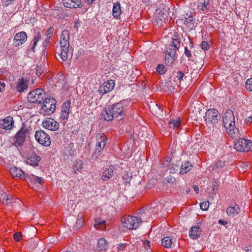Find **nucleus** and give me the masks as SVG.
I'll use <instances>...</instances> for the list:
<instances>
[{
	"mask_svg": "<svg viewBox=\"0 0 252 252\" xmlns=\"http://www.w3.org/2000/svg\"><path fill=\"white\" fill-rule=\"evenodd\" d=\"M102 115L105 121H110L114 118L124 115L123 101L116 103L110 107L106 108L102 112Z\"/></svg>",
	"mask_w": 252,
	"mask_h": 252,
	"instance_id": "obj_1",
	"label": "nucleus"
},
{
	"mask_svg": "<svg viewBox=\"0 0 252 252\" xmlns=\"http://www.w3.org/2000/svg\"><path fill=\"white\" fill-rule=\"evenodd\" d=\"M56 103L57 101L53 97L45 98L39 113L44 116L52 114L56 110Z\"/></svg>",
	"mask_w": 252,
	"mask_h": 252,
	"instance_id": "obj_2",
	"label": "nucleus"
},
{
	"mask_svg": "<svg viewBox=\"0 0 252 252\" xmlns=\"http://www.w3.org/2000/svg\"><path fill=\"white\" fill-rule=\"evenodd\" d=\"M181 39H173L172 44L169 45L165 49V62L166 63H173L176 50L180 46Z\"/></svg>",
	"mask_w": 252,
	"mask_h": 252,
	"instance_id": "obj_3",
	"label": "nucleus"
},
{
	"mask_svg": "<svg viewBox=\"0 0 252 252\" xmlns=\"http://www.w3.org/2000/svg\"><path fill=\"white\" fill-rule=\"evenodd\" d=\"M96 140L95 149L92 155V157L95 158H97L101 154L106 144L107 140L106 136L104 134L101 133L96 134Z\"/></svg>",
	"mask_w": 252,
	"mask_h": 252,
	"instance_id": "obj_4",
	"label": "nucleus"
},
{
	"mask_svg": "<svg viewBox=\"0 0 252 252\" xmlns=\"http://www.w3.org/2000/svg\"><path fill=\"white\" fill-rule=\"evenodd\" d=\"M234 148L240 152L252 151V141L244 138H239L234 143Z\"/></svg>",
	"mask_w": 252,
	"mask_h": 252,
	"instance_id": "obj_5",
	"label": "nucleus"
},
{
	"mask_svg": "<svg viewBox=\"0 0 252 252\" xmlns=\"http://www.w3.org/2000/svg\"><path fill=\"white\" fill-rule=\"evenodd\" d=\"M45 98V93L42 89H36L28 94V99L31 103H40Z\"/></svg>",
	"mask_w": 252,
	"mask_h": 252,
	"instance_id": "obj_6",
	"label": "nucleus"
},
{
	"mask_svg": "<svg viewBox=\"0 0 252 252\" xmlns=\"http://www.w3.org/2000/svg\"><path fill=\"white\" fill-rule=\"evenodd\" d=\"M204 118L206 125L216 124L220 119V115L216 109H209L206 112Z\"/></svg>",
	"mask_w": 252,
	"mask_h": 252,
	"instance_id": "obj_7",
	"label": "nucleus"
},
{
	"mask_svg": "<svg viewBox=\"0 0 252 252\" xmlns=\"http://www.w3.org/2000/svg\"><path fill=\"white\" fill-rule=\"evenodd\" d=\"M123 225L129 229H136L141 224V221L136 216H128L123 219Z\"/></svg>",
	"mask_w": 252,
	"mask_h": 252,
	"instance_id": "obj_8",
	"label": "nucleus"
},
{
	"mask_svg": "<svg viewBox=\"0 0 252 252\" xmlns=\"http://www.w3.org/2000/svg\"><path fill=\"white\" fill-rule=\"evenodd\" d=\"M36 140L44 146H49L51 144L50 136L42 130H39L35 133Z\"/></svg>",
	"mask_w": 252,
	"mask_h": 252,
	"instance_id": "obj_9",
	"label": "nucleus"
},
{
	"mask_svg": "<svg viewBox=\"0 0 252 252\" xmlns=\"http://www.w3.org/2000/svg\"><path fill=\"white\" fill-rule=\"evenodd\" d=\"M235 117L231 110L228 109L225 112L223 117V124L225 128L232 126L235 125Z\"/></svg>",
	"mask_w": 252,
	"mask_h": 252,
	"instance_id": "obj_10",
	"label": "nucleus"
},
{
	"mask_svg": "<svg viewBox=\"0 0 252 252\" xmlns=\"http://www.w3.org/2000/svg\"><path fill=\"white\" fill-rule=\"evenodd\" d=\"M30 130L26 126H23L17 133L15 136V143L19 145L23 144L25 138L29 134Z\"/></svg>",
	"mask_w": 252,
	"mask_h": 252,
	"instance_id": "obj_11",
	"label": "nucleus"
},
{
	"mask_svg": "<svg viewBox=\"0 0 252 252\" xmlns=\"http://www.w3.org/2000/svg\"><path fill=\"white\" fill-rule=\"evenodd\" d=\"M115 82L114 80L111 79L103 83L99 88V93L102 94H105L111 91L114 88Z\"/></svg>",
	"mask_w": 252,
	"mask_h": 252,
	"instance_id": "obj_12",
	"label": "nucleus"
},
{
	"mask_svg": "<svg viewBox=\"0 0 252 252\" xmlns=\"http://www.w3.org/2000/svg\"><path fill=\"white\" fill-rule=\"evenodd\" d=\"M43 126L49 130L54 131L59 128V125L58 122L52 118H46L42 122Z\"/></svg>",
	"mask_w": 252,
	"mask_h": 252,
	"instance_id": "obj_13",
	"label": "nucleus"
},
{
	"mask_svg": "<svg viewBox=\"0 0 252 252\" xmlns=\"http://www.w3.org/2000/svg\"><path fill=\"white\" fill-rule=\"evenodd\" d=\"M70 106L71 102L70 100H66L63 104L60 114V119L62 120L67 121L70 113Z\"/></svg>",
	"mask_w": 252,
	"mask_h": 252,
	"instance_id": "obj_14",
	"label": "nucleus"
},
{
	"mask_svg": "<svg viewBox=\"0 0 252 252\" xmlns=\"http://www.w3.org/2000/svg\"><path fill=\"white\" fill-rule=\"evenodd\" d=\"M27 34L25 32H21L15 34L14 37V45L18 47L24 44L27 39Z\"/></svg>",
	"mask_w": 252,
	"mask_h": 252,
	"instance_id": "obj_15",
	"label": "nucleus"
},
{
	"mask_svg": "<svg viewBox=\"0 0 252 252\" xmlns=\"http://www.w3.org/2000/svg\"><path fill=\"white\" fill-rule=\"evenodd\" d=\"M61 48L60 58L63 61H65L68 57V48L70 46L69 41H60Z\"/></svg>",
	"mask_w": 252,
	"mask_h": 252,
	"instance_id": "obj_16",
	"label": "nucleus"
},
{
	"mask_svg": "<svg viewBox=\"0 0 252 252\" xmlns=\"http://www.w3.org/2000/svg\"><path fill=\"white\" fill-rule=\"evenodd\" d=\"M29 81L24 78H19L16 82V90L19 93L27 91L28 89Z\"/></svg>",
	"mask_w": 252,
	"mask_h": 252,
	"instance_id": "obj_17",
	"label": "nucleus"
},
{
	"mask_svg": "<svg viewBox=\"0 0 252 252\" xmlns=\"http://www.w3.org/2000/svg\"><path fill=\"white\" fill-rule=\"evenodd\" d=\"M13 124V119L11 116H7L4 119L0 120V127L5 129H12Z\"/></svg>",
	"mask_w": 252,
	"mask_h": 252,
	"instance_id": "obj_18",
	"label": "nucleus"
},
{
	"mask_svg": "<svg viewBox=\"0 0 252 252\" xmlns=\"http://www.w3.org/2000/svg\"><path fill=\"white\" fill-rule=\"evenodd\" d=\"M63 5L69 8H77L82 7L81 0H63Z\"/></svg>",
	"mask_w": 252,
	"mask_h": 252,
	"instance_id": "obj_19",
	"label": "nucleus"
},
{
	"mask_svg": "<svg viewBox=\"0 0 252 252\" xmlns=\"http://www.w3.org/2000/svg\"><path fill=\"white\" fill-rule=\"evenodd\" d=\"M115 170L114 166H110L106 168L102 173L101 179L103 181H107L114 176V172Z\"/></svg>",
	"mask_w": 252,
	"mask_h": 252,
	"instance_id": "obj_20",
	"label": "nucleus"
},
{
	"mask_svg": "<svg viewBox=\"0 0 252 252\" xmlns=\"http://www.w3.org/2000/svg\"><path fill=\"white\" fill-rule=\"evenodd\" d=\"M232 126L225 128L226 132L233 139L240 137L241 133L238 128L235 127V124Z\"/></svg>",
	"mask_w": 252,
	"mask_h": 252,
	"instance_id": "obj_21",
	"label": "nucleus"
},
{
	"mask_svg": "<svg viewBox=\"0 0 252 252\" xmlns=\"http://www.w3.org/2000/svg\"><path fill=\"white\" fill-rule=\"evenodd\" d=\"M10 172L13 177H19L21 179H26L27 176L25 172L20 168L16 167H12L10 168Z\"/></svg>",
	"mask_w": 252,
	"mask_h": 252,
	"instance_id": "obj_22",
	"label": "nucleus"
},
{
	"mask_svg": "<svg viewBox=\"0 0 252 252\" xmlns=\"http://www.w3.org/2000/svg\"><path fill=\"white\" fill-rule=\"evenodd\" d=\"M41 158L39 156L33 154L27 158V162L32 166H37Z\"/></svg>",
	"mask_w": 252,
	"mask_h": 252,
	"instance_id": "obj_23",
	"label": "nucleus"
},
{
	"mask_svg": "<svg viewBox=\"0 0 252 252\" xmlns=\"http://www.w3.org/2000/svg\"><path fill=\"white\" fill-rule=\"evenodd\" d=\"M169 16L168 12L166 10H161L158 16V19H159V21L157 22V24H159L160 25L162 24V22L164 21L165 23L166 21L168 20V17Z\"/></svg>",
	"mask_w": 252,
	"mask_h": 252,
	"instance_id": "obj_24",
	"label": "nucleus"
},
{
	"mask_svg": "<svg viewBox=\"0 0 252 252\" xmlns=\"http://www.w3.org/2000/svg\"><path fill=\"white\" fill-rule=\"evenodd\" d=\"M108 243L104 238H100L97 242V250L100 252H103L106 251L107 248Z\"/></svg>",
	"mask_w": 252,
	"mask_h": 252,
	"instance_id": "obj_25",
	"label": "nucleus"
},
{
	"mask_svg": "<svg viewBox=\"0 0 252 252\" xmlns=\"http://www.w3.org/2000/svg\"><path fill=\"white\" fill-rule=\"evenodd\" d=\"M200 227L198 226H194L191 228L189 232V235L191 239H197L201 235L200 231L199 230Z\"/></svg>",
	"mask_w": 252,
	"mask_h": 252,
	"instance_id": "obj_26",
	"label": "nucleus"
},
{
	"mask_svg": "<svg viewBox=\"0 0 252 252\" xmlns=\"http://www.w3.org/2000/svg\"><path fill=\"white\" fill-rule=\"evenodd\" d=\"M12 197L10 195H7L6 192H0V202L2 203L8 205L11 203Z\"/></svg>",
	"mask_w": 252,
	"mask_h": 252,
	"instance_id": "obj_27",
	"label": "nucleus"
},
{
	"mask_svg": "<svg viewBox=\"0 0 252 252\" xmlns=\"http://www.w3.org/2000/svg\"><path fill=\"white\" fill-rule=\"evenodd\" d=\"M193 165L189 161H187L182 164L180 167V174H184L189 171L192 168Z\"/></svg>",
	"mask_w": 252,
	"mask_h": 252,
	"instance_id": "obj_28",
	"label": "nucleus"
},
{
	"mask_svg": "<svg viewBox=\"0 0 252 252\" xmlns=\"http://www.w3.org/2000/svg\"><path fill=\"white\" fill-rule=\"evenodd\" d=\"M121 14V5L119 2L114 4L112 15L114 18H118Z\"/></svg>",
	"mask_w": 252,
	"mask_h": 252,
	"instance_id": "obj_29",
	"label": "nucleus"
},
{
	"mask_svg": "<svg viewBox=\"0 0 252 252\" xmlns=\"http://www.w3.org/2000/svg\"><path fill=\"white\" fill-rule=\"evenodd\" d=\"M106 221L104 220H101L100 218L95 219L94 227L97 229H105L106 227Z\"/></svg>",
	"mask_w": 252,
	"mask_h": 252,
	"instance_id": "obj_30",
	"label": "nucleus"
},
{
	"mask_svg": "<svg viewBox=\"0 0 252 252\" xmlns=\"http://www.w3.org/2000/svg\"><path fill=\"white\" fill-rule=\"evenodd\" d=\"M185 17L184 24L189 28L192 29L194 26V19L192 16H188Z\"/></svg>",
	"mask_w": 252,
	"mask_h": 252,
	"instance_id": "obj_31",
	"label": "nucleus"
},
{
	"mask_svg": "<svg viewBox=\"0 0 252 252\" xmlns=\"http://www.w3.org/2000/svg\"><path fill=\"white\" fill-rule=\"evenodd\" d=\"M172 243V240L170 237H165L161 240L162 245L166 248H171Z\"/></svg>",
	"mask_w": 252,
	"mask_h": 252,
	"instance_id": "obj_32",
	"label": "nucleus"
},
{
	"mask_svg": "<svg viewBox=\"0 0 252 252\" xmlns=\"http://www.w3.org/2000/svg\"><path fill=\"white\" fill-rule=\"evenodd\" d=\"M36 75L39 77L41 74L47 72V69L45 68L44 64H40L35 66Z\"/></svg>",
	"mask_w": 252,
	"mask_h": 252,
	"instance_id": "obj_33",
	"label": "nucleus"
},
{
	"mask_svg": "<svg viewBox=\"0 0 252 252\" xmlns=\"http://www.w3.org/2000/svg\"><path fill=\"white\" fill-rule=\"evenodd\" d=\"M27 179L31 180L32 181H33L35 183H38L40 184H42L44 183V180L41 177H39L33 175H29L28 174H26Z\"/></svg>",
	"mask_w": 252,
	"mask_h": 252,
	"instance_id": "obj_34",
	"label": "nucleus"
},
{
	"mask_svg": "<svg viewBox=\"0 0 252 252\" xmlns=\"http://www.w3.org/2000/svg\"><path fill=\"white\" fill-rule=\"evenodd\" d=\"M209 3V0H199L198 2V7L202 10H204L207 9V6Z\"/></svg>",
	"mask_w": 252,
	"mask_h": 252,
	"instance_id": "obj_35",
	"label": "nucleus"
},
{
	"mask_svg": "<svg viewBox=\"0 0 252 252\" xmlns=\"http://www.w3.org/2000/svg\"><path fill=\"white\" fill-rule=\"evenodd\" d=\"M137 216H136L137 218L139 220V221H141V223L143 221H145L147 220V217L148 215H147V213L145 211H140L137 214Z\"/></svg>",
	"mask_w": 252,
	"mask_h": 252,
	"instance_id": "obj_36",
	"label": "nucleus"
},
{
	"mask_svg": "<svg viewBox=\"0 0 252 252\" xmlns=\"http://www.w3.org/2000/svg\"><path fill=\"white\" fill-rule=\"evenodd\" d=\"M65 40H66L65 41H69V32L67 30L63 31L60 41H65Z\"/></svg>",
	"mask_w": 252,
	"mask_h": 252,
	"instance_id": "obj_37",
	"label": "nucleus"
},
{
	"mask_svg": "<svg viewBox=\"0 0 252 252\" xmlns=\"http://www.w3.org/2000/svg\"><path fill=\"white\" fill-rule=\"evenodd\" d=\"M157 71L160 74H164L167 71V67L164 64H158L156 68Z\"/></svg>",
	"mask_w": 252,
	"mask_h": 252,
	"instance_id": "obj_38",
	"label": "nucleus"
},
{
	"mask_svg": "<svg viewBox=\"0 0 252 252\" xmlns=\"http://www.w3.org/2000/svg\"><path fill=\"white\" fill-rule=\"evenodd\" d=\"M55 78L58 80L59 83H60L62 85H65L66 83V78L62 73H59Z\"/></svg>",
	"mask_w": 252,
	"mask_h": 252,
	"instance_id": "obj_39",
	"label": "nucleus"
},
{
	"mask_svg": "<svg viewBox=\"0 0 252 252\" xmlns=\"http://www.w3.org/2000/svg\"><path fill=\"white\" fill-rule=\"evenodd\" d=\"M184 76V73L181 71H178L177 72L176 78L178 80V82L176 81H175V82H176V84L178 86H179L181 84V81L183 80Z\"/></svg>",
	"mask_w": 252,
	"mask_h": 252,
	"instance_id": "obj_40",
	"label": "nucleus"
},
{
	"mask_svg": "<svg viewBox=\"0 0 252 252\" xmlns=\"http://www.w3.org/2000/svg\"><path fill=\"white\" fill-rule=\"evenodd\" d=\"M41 38V34L39 32H37L36 33V34L34 35L33 38V46L32 47V50L34 51V49L37 44V43L38 42V41Z\"/></svg>",
	"mask_w": 252,
	"mask_h": 252,
	"instance_id": "obj_41",
	"label": "nucleus"
},
{
	"mask_svg": "<svg viewBox=\"0 0 252 252\" xmlns=\"http://www.w3.org/2000/svg\"><path fill=\"white\" fill-rule=\"evenodd\" d=\"M169 124L172 125L174 128H178L181 124V120L180 119L173 120L169 123Z\"/></svg>",
	"mask_w": 252,
	"mask_h": 252,
	"instance_id": "obj_42",
	"label": "nucleus"
},
{
	"mask_svg": "<svg viewBox=\"0 0 252 252\" xmlns=\"http://www.w3.org/2000/svg\"><path fill=\"white\" fill-rule=\"evenodd\" d=\"M226 213L229 217H234L237 214L235 212V209L232 207H229L226 209Z\"/></svg>",
	"mask_w": 252,
	"mask_h": 252,
	"instance_id": "obj_43",
	"label": "nucleus"
},
{
	"mask_svg": "<svg viewBox=\"0 0 252 252\" xmlns=\"http://www.w3.org/2000/svg\"><path fill=\"white\" fill-rule=\"evenodd\" d=\"M246 88L250 91H252V78L247 80L246 83Z\"/></svg>",
	"mask_w": 252,
	"mask_h": 252,
	"instance_id": "obj_44",
	"label": "nucleus"
},
{
	"mask_svg": "<svg viewBox=\"0 0 252 252\" xmlns=\"http://www.w3.org/2000/svg\"><path fill=\"white\" fill-rule=\"evenodd\" d=\"M225 165V162L220 160L218 161L213 166V169L218 168H221Z\"/></svg>",
	"mask_w": 252,
	"mask_h": 252,
	"instance_id": "obj_45",
	"label": "nucleus"
},
{
	"mask_svg": "<svg viewBox=\"0 0 252 252\" xmlns=\"http://www.w3.org/2000/svg\"><path fill=\"white\" fill-rule=\"evenodd\" d=\"M209 206V202H203L200 204V208L204 211L207 210Z\"/></svg>",
	"mask_w": 252,
	"mask_h": 252,
	"instance_id": "obj_46",
	"label": "nucleus"
},
{
	"mask_svg": "<svg viewBox=\"0 0 252 252\" xmlns=\"http://www.w3.org/2000/svg\"><path fill=\"white\" fill-rule=\"evenodd\" d=\"M201 48L203 50H208L209 49V48L210 47V46L208 43L207 42H206L205 41H203L202 42V43L201 44Z\"/></svg>",
	"mask_w": 252,
	"mask_h": 252,
	"instance_id": "obj_47",
	"label": "nucleus"
},
{
	"mask_svg": "<svg viewBox=\"0 0 252 252\" xmlns=\"http://www.w3.org/2000/svg\"><path fill=\"white\" fill-rule=\"evenodd\" d=\"M22 238V234L20 232H16L13 235V239L16 241H19Z\"/></svg>",
	"mask_w": 252,
	"mask_h": 252,
	"instance_id": "obj_48",
	"label": "nucleus"
},
{
	"mask_svg": "<svg viewBox=\"0 0 252 252\" xmlns=\"http://www.w3.org/2000/svg\"><path fill=\"white\" fill-rule=\"evenodd\" d=\"M84 223V222L83 220H82L81 219H79L77 220L75 227H76L77 228H80L83 225Z\"/></svg>",
	"mask_w": 252,
	"mask_h": 252,
	"instance_id": "obj_49",
	"label": "nucleus"
},
{
	"mask_svg": "<svg viewBox=\"0 0 252 252\" xmlns=\"http://www.w3.org/2000/svg\"><path fill=\"white\" fill-rule=\"evenodd\" d=\"M54 28L53 27H50L47 31V33H46V36H48V38L49 37H51L52 34H53V32H54Z\"/></svg>",
	"mask_w": 252,
	"mask_h": 252,
	"instance_id": "obj_50",
	"label": "nucleus"
},
{
	"mask_svg": "<svg viewBox=\"0 0 252 252\" xmlns=\"http://www.w3.org/2000/svg\"><path fill=\"white\" fill-rule=\"evenodd\" d=\"M164 181L168 183H173L175 181V179L173 178L171 176H169L167 177L164 178Z\"/></svg>",
	"mask_w": 252,
	"mask_h": 252,
	"instance_id": "obj_51",
	"label": "nucleus"
},
{
	"mask_svg": "<svg viewBox=\"0 0 252 252\" xmlns=\"http://www.w3.org/2000/svg\"><path fill=\"white\" fill-rule=\"evenodd\" d=\"M63 154H64L65 155L67 156V157H68V156L69 155H71V154H72V151L71 150H68V149H64L63 150Z\"/></svg>",
	"mask_w": 252,
	"mask_h": 252,
	"instance_id": "obj_52",
	"label": "nucleus"
},
{
	"mask_svg": "<svg viewBox=\"0 0 252 252\" xmlns=\"http://www.w3.org/2000/svg\"><path fill=\"white\" fill-rule=\"evenodd\" d=\"M15 0H2L3 4L7 6L10 3H11L12 2L14 1Z\"/></svg>",
	"mask_w": 252,
	"mask_h": 252,
	"instance_id": "obj_53",
	"label": "nucleus"
},
{
	"mask_svg": "<svg viewBox=\"0 0 252 252\" xmlns=\"http://www.w3.org/2000/svg\"><path fill=\"white\" fill-rule=\"evenodd\" d=\"M185 54L188 57H191L190 51L188 49L187 47L185 48Z\"/></svg>",
	"mask_w": 252,
	"mask_h": 252,
	"instance_id": "obj_54",
	"label": "nucleus"
},
{
	"mask_svg": "<svg viewBox=\"0 0 252 252\" xmlns=\"http://www.w3.org/2000/svg\"><path fill=\"white\" fill-rule=\"evenodd\" d=\"M5 87V84L4 82H0V93L2 92Z\"/></svg>",
	"mask_w": 252,
	"mask_h": 252,
	"instance_id": "obj_55",
	"label": "nucleus"
},
{
	"mask_svg": "<svg viewBox=\"0 0 252 252\" xmlns=\"http://www.w3.org/2000/svg\"><path fill=\"white\" fill-rule=\"evenodd\" d=\"M245 122L247 124H250L252 122V117H248L247 118H246L245 120Z\"/></svg>",
	"mask_w": 252,
	"mask_h": 252,
	"instance_id": "obj_56",
	"label": "nucleus"
},
{
	"mask_svg": "<svg viewBox=\"0 0 252 252\" xmlns=\"http://www.w3.org/2000/svg\"><path fill=\"white\" fill-rule=\"evenodd\" d=\"M234 209H235V212L238 214L239 213V211L240 210L239 206L238 205H235L234 207H232Z\"/></svg>",
	"mask_w": 252,
	"mask_h": 252,
	"instance_id": "obj_57",
	"label": "nucleus"
},
{
	"mask_svg": "<svg viewBox=\"0 0 252 252\" xmlns=\"http://www.w3.org/2000/svg\"><path fill=\"white\" fill-rule=\"evenodd\" d=\"M177 38L181 39L179 33L177 32H174L173 36L172 37V40H173V39H176Z\"/></svg>",
	"mask_w": 252,
	"mask_h": 252,
	"instance_id": "obj_58",
	"label": "nucleus"
},
{
	"mask_svg": "<svg viewBox=\"0 0 252 252\" xmlns=\"http://www.w3.org/2000/svg\"><path fill=\"white\" fill-rule=\"evenodd\" d=\"M218 222L220 224L223 225L224 226H225L228 223V222L227 221L223 220H219Z\"/></svg>",
	"mask_w": 252,
	"mask_h": 252,
	"instance_id": "obj_59",
	"label": "nucleus"
},
{
	"mask_svg": "<svg viewBox=\"0 0 252 252\" xmlns=\"http://www.w3.org/2000/svg\"><path fill=\"white\" fill-rule=\"evenodd\" d=\"M245 250L247 252H252V245L246 247Z\"/></svg>",
	"mask_w": 252,
	"mask_h": 252,
	"instance_id": "obj_60",
	"label": "nucleus"
},
{
	"mask_svg": "<svg viewBox=\"0 0 252 252\" xmlns=\"http://www.w3.org/2000/svg\"><path fill=\"white\" fill-rule=\"evenodd\" d=\"M193 189L195 190L196 193H198L199 192V188L196 185H193L192 187Z\"/></svg>",
	"mask_w": 252,
	"mask_h": 252,
	"instance_id": "obj_61",
	"label": "nucleus"
},
{
	"mask_svg": "<svg viewBox=\"0 0 252 252\" xmlns=\"http://www.w3.org/2000/svg\"><path fill=\"white\" fill-rule=\"evenodd\" d=\"M125 246L124 244H121L119 245V247H118L119 250H122L123 247Z\"/></svg>",
	"mask_w": 252,
	"mask_h": 252,
	"instance_id": "obj_62",
	"label": "nucleus"
},
{
	"mask_svg": "<svg viewBox=\"0 0 252 252\" xmlns=\"http://www.w3.org/2000/svg\"><path fill=\"white\" fill-rule=\"evenodd\" d=\"M14 53V51L12 49H9L7 51V54L8 55H12Z\"/></svg>",
	"mask_w": 252,
	"mask_h": 252,
	"instance_id": "obj_63",
	"label": "nucleus"
},
{
	"mask_svg": "<svg viewBox=\"0 0 252 252\" xmlns=\"http://www.w3.org/2000/svg\"><path fill=\"white\" fill-rule=\"evenodd\" d=\"M45 59H46V58H45V56L44 55L43 56V57L42 56L41 57V59H40L41 61H40L43 62V63H45Z\"/></svg>",
	"mask_w": 252,
	"mask_h": 252,
	"instance_id": "obj_64",
	"label": "nucleus"
}]
</instances>
